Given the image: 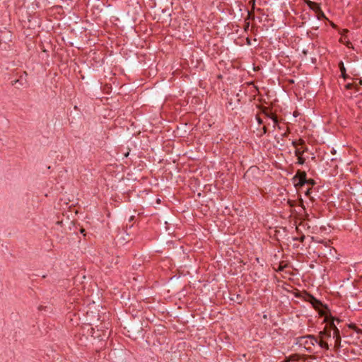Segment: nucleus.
<instances>
[{
  "instance_id": "obj_1",
  "label": "nucleus",
  "mask_w": 362,
  "mask_h": 362,
  "mask_svg": "<svg viewBox=\"0 0 362 362\" xmlns=\"http://www.w3.org/2000/svg\"><path fill=\"white\" fill-rule=\"evenodd\" d=\"M297 344L303 346L309 353L313 352V347L317 343V338L313 334L299 337L296 339Z\"/></svg>"
},
{
  "instance_id": "obj_2",
  "label": "nucleus",
  "mask_w": 362,
  "mask_h": 362,
  "mask_svg": "<svg viewBox=\"0 0 362 362\" xmlns=\"http://www.w3.org/2000/svg\"><path fill=\"white\" fill-rule=\"evenodd\" d=\"M338 329L337 325L334 324V322H327L323 330L319 332V337L321 339H329L333 337L334 329Z\"/></svg>"
},
{
  "instance_id": "obj_3",
  "label": "nucleus",
  "mask_w": 362,
  "mask_h": 362,
  "mask_svg": "<svg viewBox=\"0 0 362 362\" xmlns=\"http://www.w3.org/2000/svg\"><path fill=\"white\" fill-rule=\"evenodd\" d=\"M307 174L305 171L298 170L296 174L292 178V180L296 188L302 187L305 185Z\"/></svg>"
},
{
  "instance_id": "obj_4",
  "label": "nucleus",
  "mask_w": 362,
  "mask_h": 362,
  "mask_svg": "<svg viewBox=\"0 0 362 362\" xmlns=\"http://www.w3.org/2000/svg\"><path fill=\"white\" fill-rule=\"evenodd\" d=\"M305 300L311 303L313 307L316 310L320 309V308L323 306L322 303L320 300L317 299L312 294L307 292H305Z\"/></svg>"
},
{
  "instance_id": "obj_5",
  "label": "nucleus",
  "mask_w": 362,
  "mask_h": 362,
  "mask_svg": "<svg viewBox=\"0 0 362 362\" xmlns=\"http://www.w3.org/2000/svg\"><path fill=\"white\" fill-rule=\"evenodd\" d=\"M27 73L24 71L19 77V78L16 79L12 81V85H18V87L28 88L29 86L28 81L27 80Z\"/></svg>"
},
{
  "instance_id": "obj_6",
  "label": "nucleus",
  "mask_w": 362,
  "mask_h": 362,
  "mask_svg": "<svg viewBox=\"0 0 362 362\" xmlns=\"http://www.w3.org/2000/svg\"><path fill=\"white\" fill-rule=\"evenodd\" d=\"M333 339H334V348L338 349L341 344V335L339 329L334 331Z\"/></svg>"
},
{
  "instance_id": "obj_7",
  "label": "nucleus",
  "mask_w": 362,
  "mask_h": 362,
  "mask_svg": "<svg viewBox=\"0 0 362 362\" xmlns=\"http://www.w3.org/2000/svg\"><path fill=\"white\" fill-rule=\"evenodd\" d=\"M311 5H314L316 6V16L318 20H322L323 18H327L323 11L321 10L318 4L313 1H310Z\"/></svg>"
},
{
  "instance_id": "obj_8",
  "label": "nucleus",
  "mask_w": 362,
  "mask_h": 362,
  "mask_svg": "<svg viewBox=\"0 0 362 362\" xmlns=\"http://www.w3.org/2000/svg\"><path fill=\"white\" fill-rule=\"evenodd\" d=\"M339 67L341 71V77H343L344 79L349 78L348 75L346 73V68L344 67V63L342 62H340L339 63Z\"/></svg>"
},
{
  "instance_id": "obj_9",
  "label": "nucleus",
  "mask_w": 362,
  "mask_h": 362,
  "mask_svg": "<svg viewBox=\"0 0 362 362\" xmlns=\"http://www.w3.org/2000/svg\"><path fill=\"white\" fill-rule=\"evenodd\" d=\"M325 321L327 322H334V325H336L335 322H337V324L339 325L341 322V320L340 319H339L338 317H335L332 315H330L329 317H326Z\"/></svg>"
},
{
  "instance_id": "obj_10",
  "label": "nucleus",
  "mask_w": 362,
  "mask_h": 362,
  "mask_svg": "<svg viewBox=\"0 0 362 362\" xmlns=\"http://www.w3.org/2000/svg\"><path fill=\"white\" fill-rule=\"evenodd\" d=\"M262 113L268 118L272 119L276 117L274 114L269 112L267 107H264L262 110Z\"/></svg>"
},
{
  "instance_id": "obj_11",
  "label": "nucleus",
  "mask_w": 362,
  "mask_h": 362,
  "mask_svg": "<svg viewBox=\"0 0 362 362\" xmlns=\"http://www.w3.org/2000/svg\"><path fill=\"white\" fill-rule=\"evenodd\" d=\"M322 349L328 350L329 349V346L327 342L325 341L324 339H321L320 341L317 340V343Z\"/></svg>"
},
{
  "instance_id": "obj_12",
  "label": "nucleus",
  "mask_w": 362,
  "mask_h": 362,
  "mask_svg": "<svg viewBox=\"0 0 362 362\" xmlns=\"http://www.w3.org/2000/svg\"><path fill=\"white\" fill-rule=\"evenodd\" d=\"M312 240L314 241V242H316L317 243L324 244L325 247H327L329 248L330 251L332 250L331 247L329 246V245H328L327 241H325V240H324L322 239L318 240L317 238H315V237H312Z\"/></svg>"
},
{
  "instance_id": "obj_13",
  "label": "nucleus",
  "mask_w": 362,
  "mask_h": 362,
  "mask_svg": "<svg viewBox=\"0 0 362 362\" xmlns=\"http://www.w3.org/2000/svg\"><path fill=\"white\" fill-rule=\"evenodd\" d=\"M349 327L354 330L357 334H362V329L358 328L355 324L349 325Z\"/></svg>"
},
{
  "instance_id": "obj_14",
  "label": "nucleus",
  "mask_w": 362,
  "mask_h": 362,
  "mask_svg": "<svg viewBox=\"0 0 362 362\" xmlns=\"http://www.w3.org/2000/svg\"><path fill=\"white\" fill-rule=\"evenodd\" d=\"M298 356L296 354L291 355L288 358H286L285 362H293L298 359Z\"/></svg>"
},
{
  "instance_id": "obj_15",
  "label": "nucleus",
  "mask_w": 362,
  "mask_h": 362,
  "mask_svg": "<svg viewBox=\"0 0 362 362\" xmlns=\"http://www.w3.org/2000/svg\"><path fill=\"white\" fill-rule=\"evenodd\" d=\"M346 89H352L354 88L358 89V84L354 83H349L345 86Z\"/></svg>"
},
{
  "instance_id": "obj_16",
  "label": "nucleus",
  "mask_w": 362,
  "mask_h": 362,
  "mask_svg": "<svg viewBox=\"0 0 362 362\" xmlns=\"http://www.w3.org/2000/svg\"><path fill=\"white\" fill-rule=\"evenodd\" d=\"M287 267V264H285L283 265V263L281 262L278 267V269H277V271L278 272H283L284 270V269Z\"/></svg>"
},
{
  "instance_id": "obj_17",
  "label": "nucleus",
  "mask_w": 362,
  "mask_h": 362,
  "mask_svg": "<svg viewBox=\"0 0 362 362\" xmlns=\"http://www.w3.org/2000/svg\"><path fill=\"white\" fill-rule=\"evenodd\" d=\"M305 184L314 186L316 184V182L313 179H306Z\"/></svg>"
},
{
  "instance_id": "obj_18",
  "label": "nucleus",
  "mask_w": 362,
  "mask_h": 362,
  "mask_svg": "<svg viewBox=\"0 0 362 362\" xmlns=\"http://www.w3.org/2000/svg\"><path fill=\"white\" fill-rule=\"evenodd\" d=\"M305 159L303 156L298 157V164L303 165L305 163Z\"/></svg>"
},
{
  "instance_id": "obj_19",
  "label": "nucleus",
  "mask_w": 362,
  "mask_h": 362,
  "mask_svg": "<svg viewBox=\"0 0 362 362\" xmlns=\"http://www.w3.org/2000/svg\"><path fill=\"white\" fill-rule=\"evenodd\" d=\"M305 239V236L304 235H301L299 238H295L293 240H298V241H299L300 243H303Z\"/></svg>"
},
{
  "instance_id": "obj_20",
  "label": "nucleus",
  "mask_w": 362,
  "mask_h": 362,
  "mask_svg": "<svg viewBox=\"0 0 362 362\" xmlns=\"http://www.w3.org/2000/svg\"><path fill=\"white\" fill-rule=\"evenodd\" d=\"M272 121L274 122V128L277 127L279 125V120L277 119V117H275L274 118H272Z\"/></svg>"
},
{
  "instance_id": "obj_21",
  "label": "nucleus",
  "mask_w": 362,
  "mask_h": 362,
  "mask_svg": "<svg viewBox=\"0 0 362 362\" xmlns=\"http://www.w3.org/2000/svg\"><path fill=\"white\" fill-rule=\"evenodd\" d=\"M303 152H301L298 148L296 149L295 151V155L296 156H302Z\"/></svg>"
},
{
  "instance_id": "obj_22",
  "label": "nucleus",
  "mask_w": 362,
  "mask_h": 362,
  "mask_svg": "<svg viewBox=\"0 0 362 362\" xmlns=\"http://www.w3.org/2000/svg\"><path fill=\"white\" fill-rule=\"evenodd\" d=\"M256 119L259 124H262L263 123V120L259 116H256Z\"/></svg>"
},
{
  "instance_id": "obj_23",
  "label": "nucleus",
  "mask_w": 362,
  "mask_h": 362,
  "mask_svg": "<svg viewBox=\"0 0 362 362\" xmlns=\"http://www.w3.org/2000/svg\"><path fill=\"white\" fill-rule=\"evenodd\" d=\"M310 1H308V5H309L310 8L316 12V6H314V5H311V4H310Z\"/></svg>"
},
{
  "instance_id": "obj_24",
  "label": "nucleus",
  "mask_w": 362,
  "mask_h": 362,
  "mask_svg": "<svg viewBox=\"0 0 362 362\" xmlns=\"http://www.w3.org/2000/svg\"><path fill=\"white\" fill-rule=\"evenodd\" d=\"M267 133V127L264 126L262 127V134H266Z\"/></svg>"
},
{
  "instance_id": "obj_25",
  "label": "nucleus",
  "mask_w": 362,
  "mask_h": 362,
  "mask_svg": "<svg viewBox=\"0 0 362 362\" xmlns=\"http://www.w3.org/2000/svg\"><path fill=\"white\" fill-rule=\"evenodd\" d=\"M250 27V23L249 22H245V30H247Z\"/></svg>"
},
{
  "instance_id": "obj_26",
  "label": "nucleus",
  "mask_w": 362,
  "mask_h": 362,
  "mask_svg": "<svg viewBox=\"0 0 362 362\" xmlns=\"http://www.w3.org/2000/svg\"><path fill=\"white\" fill-rule=\"evenodd\" d=\"M288 134H289V132L287 130L286 132H285L284 133H283V134H281V136H282L283 137H286V136H288Z\"/></svg>"
},
{
  "instance_id": "obj_27",
  "label": "nucleus",
  "mask_w": 362,
  "mask_h": 362,
  "mask_svg": "<svg viewBox=\"0 0 362 362\" xmlns=\"http://www.w3.org/2000/svg\"><path fill=\"white\" fill-rule=\"evenodd\" d=\"M310 192H311V189L310 188L308 189L305 192V195L310 196Z\"/></svg>"
},
{
  "instance_id": "obj_28",
  "label": "nucleus",
  "mask_w": 362,
  "mask_h": 362,
  "mask_svg": "<svg viewBox=\"0 0 362 362\" xmlns=\"http://www.w3.org/2000/svg\"><path fill=\"white\" fill-rule=\"evenodd\" d=\"M292 145L294 146V147H296L298 144H297V141H292Z\"/></svg>"
},
{
  "instance_id": "obj_29",
  "label": "nucleus",
  "mask_w": 362,
  "mask_h": 362,
  "mask_svg": "<svg viewBox=\"0 0 362 362\" xmlns=\"http://www.w3.org/2000/svg\"><path fill=\"white\" fill-rule=\"evenodd\" d=\"M356 84H358V86H362V80L361 79H359L358 80V83H356Z\"/></svg>"
},
{
  "instance_id": "obj_30",
  "label": "nucleus",
  "mask_w": 362,
  "mask_h": 362,
  "mask_svg": "<svg viewBox=\"0 0 362 362\" xmlns=\"http://www.w3.org/2000/svg\"><path fill=\"white\" fill-rule=\"evenodd\" d=\"M277 127H278L279 129H281V126L278 125Z\"/></svg>"
},
{
  "instance_id": "obj_31",
  "label": "nucleus",
  "mask_w": 362,
  "mask_h": 362,
  "mask_svg": "<svg viewBox=\"0 0 362 362\" xmlns=\"http://www.w3.org/2000/svg\"><path fill=\"white\" fill-rule=\"evenodd\" d=\"M84 230H85L84 229H81V233H83Z\"/></svg>"
},
{
  "instance_id": "obj_32",
  "label": "nucleus",
  "mask_w": 362,
  "mask_h": 362,
  "mask_svg": "<svg viewBox=\"0 0 362 362\" xmlns=\"http://www.w3.org/2000/svg\"><path fill=\"white\" fill-rule=\"evenodd\" d=\"M303 143H304L303 140H300V144H303Z\"/></svg>"
}]
</instances>
